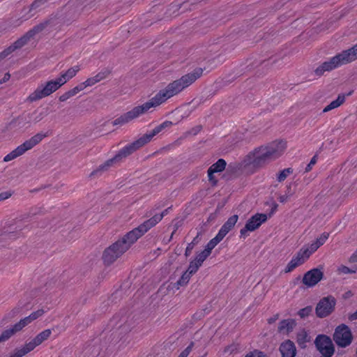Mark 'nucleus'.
<instances>
[{
    "label": "nucleus",
    "mask_w": 357,
    "mask_h": 357,
    "mask_svg": "<svg viewBox=\"0 0 357 357\" xmlns=\"http://www.w3.org/2000/svg\"><path fill=\"white\" fill-rule=\"evenodd\" d=\"M143 235L144 234L137 227L131 230L130 231L128 232L121 239H119L118 241L121 243L122 246H126L125 250L127 251L130 248V247Z\"/></svg>",
    "instance_id": "nucleus-16"
},
{
    "label": "nucleus",
    "mask_w": 357,
    "mask_h": 357,
    "mask_svg": "<svg viewBox=\"0 0 357 357\" xmlns=\"http://www.w3.org/2000/svg\"><path fill=\"white\" fill-rule=\"evenodd\" d=\"M20 312V307H15L14 309H13L10 313L8 314V317H10V318H13L14 317H15L17 314H18Z\"/></svg>",
    "instance_id": "nucleus-55"
},
{
    "label": "nucleus",
    "mask_w": 357,
    "mask_h": 357,
    "mask_svg": "<svg viewBox=\"0 0 357 357\" xmlns=\"http://www.w3.org/2000/svg\"><path fill=\"white\" fill-rule=\"evenodd\" d=\"M282 357H295L296 355V348L294 343L287 340L283 342L279 348Z\"/></svg>",
    "instance_id": "nucleus-17"
},
{
    "label": "nucleus",
    "mask_w": 357,
    "mask_h": 357,
    "mask_svg": "<svg viewBox=\"0 0 357 357\" xmlns=\"http://www.w3.org/2000/svg\"><path fill=\"white\" fill-rule=\"evenodd\" d=\"M193 346H194V342H190V344L180 354L178 357H188V356L191 352Z\"/></svg>",
    "instance_id": "nucleus-45"
},
{
    "label": "nucleus",
    "mask_w": 357,
    "mask_h": 357,
    "mask_svg": "<svg viewBox=\"0 0 357 357\" xmlns=\"http://www.w3.org/2000/svg\"><path fill=\"white\" fill-rule=\"evenodd\" d=\"M29 218L28 215H24L20 218H17L10 221L7 225V230L5 231L6 238L15 239L20 235V231L27 227L26 222Z\"/></svg>",
    "instance_id": "nucleus-8"
},
{
    "label": "nucleus",
    "mask_w": 357,
    "mask_h": 357,
    "mask_svg": "<svg viewBox=\"0 0 357 357\" xmlns=\"http://www.w3.org/2000/svg\"><path fill=\"white\" fill-rule=\"evenodd\" d=\"M98 83L96 81L95 77L88 78L86 81L82 82V84L85 86V88L87 86H91L94 85L95 84Z\"/></svg>",
    "instance_id": "nucleus-47"
},
{
    "label": "nucleus",
    "mask_w": 357,
    "mask_h": 357,
    "mask_svg": "<svg viewBox=\"0 0 357 357\" xmlns=\"http://www.w3.org/2000/svg\"><path fill=\"white\" fill-rule=\"evenodd\" d=\"M278 204H276L275 202H273V203L272 204V208H271V213H270V214H269V217H271V215L272 214H273V213L276 211V210H277V208H278Z\"/></svg>",
    "instance_id": "nucleus-62"
},
{
    "label": "nucleus",
    "mask_w": 357,
    "mask_h": 357,
    "mask_svg": "<svg viewBox=\"0 0 357 357\" xmlns=\"http://www.w3.org/2000/svg\"><path fill=\"white\" fill-rule=\"evenodd\" d=\"M15 50L10 45L0 52V61L10 56Z\"/></svg>",
    "instance_id": "nucleus-39"
},
{
    "label": "nucleus",
    "mask_w": 357,
    "mask_h": 357,
    "mask_svg": "<svg viewBox=\"0 0 357 357\" xmlns=\"http://www.w3.org/2000/svg\"><path fill=\"white\" fill-rule=\"evenodd\" d=\"M62 86V83L59 82L58 78L48 81L45 84H41L31 93L27 98V100L31 102H35L47 97Z\"/></svg>",
    "instance_id": "nucleus-5"
},
{
    "label": "nucleus",
    "mask_w": 357,
    "mask_h": 357,
    "mask_svg": "<svg viewBox=\"0 0 357 357\" xmlns=\"http://www.w3.org/2000/svg\"><path fill=\"white\" fill-rule=\"evenodd\" d=\"M314 345L317 350L324 357H332L335 349L333 340L324 334L317 335L314 340Z\"/></svg>",
    "instance_id": "nucleus-7"
},
{
    "label": "nucleus",
    "mask_w": 357,
    "mask_h": 357,
    "mask_svg": "<svg viewBox=\"0 0 357 357\" xmlns=\"http://www.w3.org/2000/svg\"><path fill=\"white\" fill-rule=\"evenodd\" d=\"M50 24V20H45L28 31L22 37L18 38L12 45L13 50L15 51L24 47L30 40L31 38H33L36 34L42 32Z\"/></svg>",
    "instance_id": "nucleus-9"
},
{
    "label": "nucleus",
    "mask_w": 357,
    "mask_h": 357,
    "mask_svg": "<svg viewBox=\"0 0 357 357\" xmlns=\"http://www.w3.org/2000/svg\"><path fill=\"white\" fill-rule=\"evenodd\" d=\"M203 73L202 68H196L192 73L183 75L181 78L173 81L160 90L151 99L142 105L133 107L131 110L116 118L113 122L114 126L124 125L147 112L151 107L160 105L170 98L178 94L185 88L194 83Z\"/></svg>",
    "instance_id": "nucleus-1"
},
{
    "label": "nucleus",
    "mask_w": 357,
    "mask_h": 357,
    "mask_svg": "<svg viewBox=\"0 0 357 357\" xmlns=\"http://www.w3.org/2000/svg\"><path fill=\"white\" fill-rule=\"evenodd\" d=\"M353 339L352 333L346 324H342L335 328L333 340L337 347L345 348L351 344Z\"/></svg>",
    "instance_id": "nucleus-6"
},
{
    "label": "nucleus",
    "mask_w": 357,
    "mask_h": 357,
    "mask_svg": "<svg viewBox=\"0 0 357 357\" xmlns=\"http://www.w3.org/2000/svg\"><path fill=\"white\" fill-rule=\"evenodd\" d=\"M13 195L11 191H4L0 193V202L10 198Z\"/></svg>",
    "instance_id": "nucleus-49"
},
{
    "label": "nucleus",
    "mask_w": 357,
    "mask_h": 357,
    "mask_svg": "<svg viewBox=\"0 0 357 357\" xmlns=\"http://www.w3.org/2000/svg\"><path fill=\"white\" fill-rule=\"evenodd\" d=\"M44 312H45L43 309L35 311L30 314L31 319H32L33 321L38 319V317H41L44 314Z\"/></svg>",
    "instance_id": "nucleus-48"
},
{
    "label": "nucleus",
    "mask_w": 357,
    "mask_h": 357,
    "mask_svg": "<svg viewBox=\"0 0 357 357\" xmlns=\"http://www.w3.org/2000/svg\"><path fill=\"white\" fill-rule=\"evenodd\" d=\"M225 237L218 232L209 242L215 247Z\"/></svg>",
    "instance_id": "nucleus-46"
},
{
    "label": "nucleus",
    "mask_w": 357,
    "mask_h": 357,
    "mask_svg": "<svg viewBox=\"0 0 357 357\" xmlns=\"http://www.w3.org/2000/svg\"><path fill=\"white\" fill-rule=\"evenodd\" d=\"M25 355H26V354L22 350V349L20 348V349H16L15 351V353L9 357H22Z\"/></svg>",
    "instance_id": "nucleus-52"
},
{
    "label": "nucleus",
    "mask_w": 357,
    "mask_h": 357,
    "mask_svg": "<svg viewBox=\"0 0 357 357\" xmlns=\"http://www.w3.org/2000/svg\"><path fill=\"white\" fill-rule=\"evenodd\" d=\"M347 63V60L343 55V52H342L341 53L331 58L328 61H325L319 66L314 70V74L317 76L320 77L323 75L325 72H330L333 69Z\"/></svg>",
    "instance_id": "nucleus-10"
},
{
    "label": "nucleus",
    "mask_w": 357,
    "mask_h": 357,
    "mask_svg": "<svg viewBox=\"0 0 357 357\" xmlns=\"http://www.w3.org/2000/svg\"><path fill=\"white\" fill-rule=\"evenodd\" d=\"M312 312V307L311 306H307L304 308H302L298 312V314L301 317V318H305L307 316H309V314L311 313Z\"/></svg>",
    "instance_id": "nucleus-41"
},
{
    "label": "nucleus",
    "mask_w": 357,
    "mask_h": 357,
    "mask_svg": "<svg viewBox=\"0 0 357 357\" xmlns=\"http://www.w3.org/2000/svg\"><path fill=\"white\" fill-rule=\"evenodd\" d=\"M191 276L192 275L188 271L184 272L180 279L174 284V287L176 289H178L180 287L186 285L188 283Z\"/></svg>",
    "instance_id": "nucleus-27"
},
{
    "label": "nucleus",
    "mask_w": 357,
    "mask_h": 357,
    "mask_svg": "<svg viewBox=\"0 0 357 357\" xmlns=\"http://www.w3.org/2000/svg\"><path fill=\"white\" fill-rule=\"evenodd\" d=\"M296 326V321L294 319H282L279 322L278 332L284 335H289Z\"/></svg>",
    "instance_id": "nucleus-18"
},
{
    "label": "nucleus",
    "mask_w": 357,
    "mask_h": 357,
    "mask_svg": "<svg viewBox=\"0 0 357 357\" xmlns=\"http://www.w3.org/2000/svg\"><path fill=\"white\" fill-rule=\"evenodd\" d=\"M293 173V169L292 168H286L282 170L278 175L277 180L278 182L284 181L287 177Z\"/></svg>",
    "instance_id": "nucleus-31"
},
{
    "label": "nucleus",
    "mask_w": 357,
    "mask_h": 357,
    "mask_svg": "<svg viewBox=\"0 0 357 357\" xmlns=\"http://www.w3.org/2000/svg\"><path fill=\"white\" fill-rule=\"evenodd\" d=\"M15 333H16L13 328H10L8 329L5 330L0 335V342H3L10 339Z\"/></svg>",
    "instance_id": "nucleus-30"
},
{
    "label": "nucleus",
    "mask_w": 357,
    "mask_h": 357,
    "mask_svg": "<svg viewBox=\"0 0 357 357\" xmlns=\"http://www.w3.org/2000/svg\"><path fill=\"white\" fill-rule=\"evenodd\" d=\"M125 248L126 246H122L121 243L116 241L109 247L106 248L103 252L102 257L104 264L109 266L114 262L119 257L126 252Z\"/></svg>",
    "instance_id": "nucleus-11"
},
{
    "label": "nucleus",
    "mask_w": 357,
    "mask_h": 357,
    "mask_svg": "<svg viewBox=\"0 0 357 357\" xmlns=\"http://www.w3.org/2000/svg\"><path fill=\"white\" fill-rule=\"evenodd\" d=\"M329 234L326 232H324L319 238L314 241V242L317 244L319 247L321 246L325 243L326 240L328 238Z\"/></svg>",
    "instance_id": "nucleus-38"
},
{
    "label": "nucleus",
    "mask_w": 357,
    "mask_h": 357,
    "mask_svg": "<svg viewBox=\"0 0 357 357\" xmlns=\"http://www.w3.org/2000/svg\"><path fill=\"white\" fill-rule=\"evenodd\" d=\"M317 162V156L314 155L312 158L310 163L306 166L305 172H308L312 169V165H314Z\"/></svg>",
    "instance_id": "nucleus-51"
},
{
    "label": "nucleus",
    "mask_w": 357,
    "mask_h": 357,
    "mask_svg": "<svg viewBox=\"0 0 357 357\" xmlns=\"http://www.w3.org/2000/svg\"><path fill=\"white\" fill-rule=\"evenodd\" d=\"M85 89V86L82 84V83L79 84V85L75 86L72 89L69 90V93H70L71 96H74L77 93H78L79 91L84 90Z\"/></svg>",
    "instance_id": "nucleus-43"
},
{
    "label": "nucleus",
    "mask_w": 357,
    "mask_h": 357,
    "mask_svg": "<svg viewBox=\"0 0 357 357\" xmlns=\"http://www.w3.org/2000/svg\"><path fill=\"white\" fill-rule=\"evenodd\" d=\"M298 266V263L294 262V260L291 259V261L287 264V266L285 267L284 271V273H290Z\"/></svg>",
    "instance_id": "nucleus-42"
},
{
    "label": "nucleus",
    "mask_w": 357,
    "mask_h": 357,
    "mask_svg": "<svg viewBox=\"0 0 357 357\" xmlns=\"http://www.w3.org/2000/svg\"><path fill=\"white\" fill-rule=\"evenodd\" d=\"M349 319L351 321H354L357 319V310L353 314H350L349 317Z\"/></svg>",
    "instance_id": "nucleus-64"
},
{
    "label": "nucleus",
    "mask_w": 357,
    "mask_h": 357,
    "mask_svg": "<svg viewBox=\"0 0 357 357\" xmlns=\"http://www.w3.org/2000/svg\"><path fill=\"white\" fill-rule=\"evenodd\" d=\"M172 206H169L167 208L165 209L160 214H156L158 216L160 217V221L163 218L164 216L168 214L169 211L172 209Z\"/></svg>",
    "instance_id": "nucleus-58"
},
{
    "label": "nucleus",
    "mask_w": 357,
    "mask_h": 357,
    "mask_svg": "<svg viewBox=\"0 0 357 357\" xmlns=\"http://www.w3.org/2000/svg\"><path fill=\"white\" fill-rule=\"evenodd\" d=\"M307 341V334L305 331H303L297 335V342L299 345L305 344Z\"/></svg>",
    "instance_id": "nucleus-36"
},
{
    "label": "nucleus",
    "mask_w": 357,
    "mask_h": 357,
    "mask_svg": "<svg viewBox=\"0 0 357 357\" xmlns=\"http://www.w3.org/2000/svg\"><path fill=\"white\" fill-rule=\"evenodd\" d=\"M159 222H160V217L158 216L157 215H155L149 220L144 221L143 223L139 225L138 227L144 234L150 229L155 226Z\"/></svg>",
    "instance_id": "nucleus-21"
},
{
    "label": "nucleus",
    "mask_w": 357,
    "mask_h": 357,
    "mask_svg": "<svg viewBox=\"0 0 357 357\" xmlns=\"http://www.w3.org/2000/svg\"><path fill=\"white\" fill-rule=\"evenodd\" d=\"M227 162L224 159H218L216 162L213 164L209 169H211V172H222L226 167Z\"/></svg>",
    "instance_id": "nucleus-26"
},
{
    "label": "nucleus",
    "mask_w": 357,
    "mask_h": 357,
    "mask_svg": "<svg viewBox=\"0 0 357 357\" xmlns=\"http://www.w3.org/2000/svg\"><path fill=\"white\" fill-rule=\"evenodd\" d=\"M347 63L357 59V44L351 48L342 51Z\"/></svg>",
    "instance_id": "nucleus-25"
},
{
    "label": "nucleus",
    "mask_w": 357,
    "mask_h": 357,
    "mask_svg": "<svg viewBox=\"0 0 357 357\" xmlns=\"http://www.w3.org/2000/svg\"><path fill=\"white\" fill-rule=\"evenodd\" d=\"M245 357H268L266 354L259 350H254L248 354Z\"/></svg>",
    "instance_id": "nucleus-44"
},
{
    "label": "nucleus",
    "mask_w": 357,
    "mask_h": 357,
    "mask_svg": "<svg viewBox=\"0 0 357 357\" xmlns=\"http://www.w3.org/2000/svg\"><path fill=\"white\" fill-rule=\"evenodd\" d=\"M48 114V108H44L41 110L36 109L29 114L30 119L35 123H38L43 119Z\"/></svg>",
    "instance_id": "nucleus-23"
},
{
    "label": "nucleus",
    "mask_w": 357,
    "mask_h": 357,
    "mask_svg": "<svg viewBox=\"0 0 357 357\" xmlns=\"http://www.w3.org/2000/svg\"><path fill=\"white\" fill-rule=\"evenodd\" d=\"M10 73H6L3 76V77L2 78V79L0 80V84L6 82L7 81H8L10 79Z\"/></svg>",
    "instance_id": "nucleus-60"
},
{
    "label": "nucleus",
    "mask_w": 357,
    "mask_h": 357,
    "mask_svg": "<svg viewBox=\"0 0 357 357\" xmlns=\"http://www.w3.org/2000/svg\"><path fill=\"white\" fill-rule=\"evenodd\" d=\"M207 173H208V181L210 182H211L213 185H216L218 181L213 176V174L215 172H211V169L208 168Z\"/></svg>",
    "instance_id": "nucleus-50"
},
{
    "label": "nucleus",
    "mask_w": 357,
    "mask_h": 357,
    "mask_svg": "<svg viewBox=\"0 0 357 357\" xmlns=\"http://www.w3.org/2000/svg\"><path fill=\"white\" fill-rule=\"evenodd\" d=\"M286 149V142L283 141L273 142L265 146L255 149L250 153L241 163H231L228 168L231 170H239L248 165L260 167L267 162L279 158Z\"/></svg>",
    "instance_id": "nucleus-2"
},
{
    "label": "nucleus",
    "mask_w": 357,
    "mask_h": 357,
    "mask_svg": "<svg viewBox=\"0 0 357 357\" xmlns=\"http://www.w3.org/2000/svg\"><path fill=\"white\" fill-rule=\"evenodd\" d=\"M48 0H35L30 6V10H36L45 3L47 2Z\"/></svg>",
    "instance_id": "nucleus-40"
},
{
    "label": "nucleus",
    "mask_w": 357,
    "mask_h": 357,
    "mask_svg": "<svg viewBox=\"0 0 357 357\" xmlns=\"http://www.w3.org/2000/svg\"><path fill=\"white\" fill-rule=\"evenodd\" d=\"M336 300L332 296L322 298L317 303L315 312L318 317L324 318L330 315L335 310Z\"/></svg>",
    "instance_id": "nucleus-12"
},
{
    "label": "nucleus",
    "mask_w": 357,
    "mask_h": 357,
    "mask_svg": "<svg viewBox=\"0 0 357 357\" xmlns=\"http://www.w3.org/2000/svg\"><path fill=\"white\" fill-rule=\"evenodd\" d=\"M31 321H33V319H31L30 315L28 317H24V319H22L19 322L16 323L15 325L13 326V329L15 333L20 331L24 327L29 324Z\"/></svg>",
    "instance_id": "nucleus-28"
},
{
    "label": "nucleus",
    "mask_w": 357,
    "mask_h": 357,
    "mask_svg": "<svg viewBox=\"0 0 357 357\" xmlns=\"http://www.w3.org/2000/svg\"><path fill=\"white\" fill-rule=\"evenodd\" d=\"M52 334L50 329H46L38 333L31 341L26 343L22 347V350L26 354L33 351L37 346L41 344L47 340Z\"/></svg>",
    "instance_id": "nucleus-14"
},
{
    "label": "nucleus",
    "mask_w": 357,
    "mask_h": 357,
    "mask_svg": "<svg viewBox=\"0 0 357 357\" xmlns=\"http://www.w3.org/2000/svg\"><path fill=\"white\" fill-rule=\"evenodd\" d=\"M279 318V314H275L273 317L269 318L268 319V324H273L274 323L276 320H278Z\"/></svg>",
    "instance_id": "nucleus-61"
},
{
    "label": "nucleus",
    "mask_w": 357,
    "mask_h": 357,
    "mask_svg": "<svg viewBox=\"0 0 357 357\" xmlns=\"http://www.w3.org/2000/svg\"><path fill=\"white\" fill-rule=\"evenodd\" d=\"M345 100V96L343 94L338 95L337 98L332 101L329 105L324 107L323 109V112H328L333 109H335L340 107L342 104L344 103Z\"/></svg>",
    "instance_id": "nucleus-24"
},
{
    "label": "nucleus",
    "mask_w": 357,
    "mask_h": 357,
    "mask_svg": "<svg viewBox=\"0 0 357 357\" xmlns=\"http://www.w3.org/2000/svg\"><path fill=\"white\" fill-rule=\"evenodd\" d=\"M268 216L265 213H257L252 215L247 221L245 227L240 231V236L243 238L247 237L248 231H253L259 228L261 225L267 220Z\"/></svg>",
    "instance_id": "nucleus-13"
},
{
    "label": "nucleus",
    "mask_w": 357,
    "mask_h": 357,
    "mask_svg": "<svg viewBox=\"0 0 357 357\" xmlns=\"http://www.w3.org/2000/svg\"><path fill=\"white\" fill-rule=\"evenodd\" d=\"M215 248V246L208 242L206 245L205 246L204 250H206L207 252H208L210 255L211 253V250Z\"/></svg>",
    "instance_id": "nucleus-59"
},
{
    "label": "nucleus",
    "mask_w": 357,
    "mask_h": 357,
    "mask_svg": "<svg viewBox=\"0 0 357 357\" xmlns=\"http://www.w3.org/2000/svg\"><path fill=\"white\" fill-rule=\"evenodd\" d=\"M324 277V273L319 268H312L306 272L303 278V283L307 287L315 286Z\"/></svg>",
    "instance_id": "nucleus-15"
},
{
    "label": "nucleus",
    "mask_w": 357,
    "mask_h": 357,
    "mask_svg": "<svg viewBox=\"0 0 357 357\" xmlns=\"http://www.w3.org/2000/svg\"><path fill=\"white\" fill-rule=\"evenodd\" d=\"M298 253L301 255V257L303 259V260L305 261L307 260L310 255L312 254L309 248H307V246H303L301 248Z\"/></svg>",
    "instance_id": "nucleus-33"
},
{
    "label": "nucleus",
    "mask_w": 357,
    "mask_h": 357,
    "mask_svg": "<svg viewBox=\"0 0 357 357\" xmlns=\"http://www.w3.org/2000/svg\"><path fill=\"white\" fill-rule=\"evenodd\" d=\"M46 136V134L42 132L37 133L7 154L3 158V161L9 162L22 155L26 151L31 150L39 144Z\"/></svg>",
    "instance_id": "nucleus-4"
},
{
    "label": "nucleus",
    "mask_w": 357,
    "mask_h": 357,
    "mask_svg": "<svg viewBox=\"0 0 357 357\" xmlns=\"http://www.w3.org/2000/svg\"><path fill=\"white\" fill-rule=\"evenodd\" d=\"M210 255L206 250H202L200 253L197 254L195 260L198 263V265H202L205 259Z\"/></svg>",
    "instance_id": "nucleus-34"
},
{
    "label": "nucleus",
    "mask_w": 357,
    "mask_h": 357,
    "mask_svg": "<svg viewBox=\"0 0 357 357\" xmlns=\"http://www.w3.org/2000/svg\"><path fill=\"white\" fill-rule=\"evenodd\" d=\"M349 261L351 262H357V249L356 251L351 256Z\"/></svg>",
    "instance_id": "nucleus-63"
},
{
    "label": "nucleus",
    "mask_w": 357,
    "mask_h": 357,
    "mask_svg": "<svg viewBox=\"0 0 357 357\" xmlns=\"http://www.w3.org/2000/svg\"><path fill=\"white\" fill-rule=\"evenodd\" d=\"M145 144H146V141L144 139L142 136L140 137L138 139L120 149L112 158L107 160L103 164L100 165L97 169L93 171L91 173L90 176H96L99 173L107 170L108 168L114 163L120 162L123 158H127Z\"/></svg>",
    "instance_id": "nucleus-3"
},
{
    "label": "nucleus",
    "mask_w": 357,
    "mask_h": 357,
    "mask_svg": "<svg viewBox=\"0 0 357 357\" xmlns=\"http://www.w3.org/2000/svg\"><path fill=\"white\" fill-rule=\"evenodd\" d=\"M79 70V67L78 66H75L73 68H69L65 73H62L61 76L58 77V79L61 83H62V86L67 82L68 80L75 77L77 73Z\"/></svg>",
    "instance_id": "nucleus-22"
},
{
    "label": "nucleus",
    "mask_w": 357,
    "mask_h": 357,
    "mask_svg": "<svg viewBox=\"0 0 357 357\" xmlns=\"http://www.w3.org/2000/svg\"><path fill=\"white\" fill-rule=\"evenodd\" d=\"M294 194V190H293L291 189V184H289L287 186V190H286L284 195H280L278 197V200L281 203H283V204L286 203L289 199V198L293 196Z\"/></svg>",
    "instance_id": "nucleus-29"
},
{
    "label": "nucleus",
    "mask_w": 357,
    "mask_h": 357,
    "mask_svg": "<svg viewBox=\"0 0 357 357\" xmlns=\"http://www.w3.org/2000/svg\"><path fill=\"white\" fill-rule=\"evenodd\" d=\"M238 219V216L237 215H234L228 218V220L223 224L219 230V233L222 234L224 237L234 228L237 220Z\"/></svg>",
    "instance_id": "nucleus-20"
},
{
    "label": "nucleus",
    "mask_w": 357,
    "mask_h": 357,
    "mask_svg": "<svg viewBox=\"0 0 357 357\" xmlns=\"http://www.w3.org/2000/svg\"><path fill=\"white\" fill-rule=\"evenodd\" d=\"M338 270L340 273L344 274L352 273L356 272L355 271L351 270L349 267L346 266H340Z\"/></svg>",
    "instance_id": "nucleus-54"
},
{
    "label": "nucleus",
    "mask_w": 357,
    "mask_h": 357,
    "mask_svg": "<svg viewBox=\"0 0 357 357\" xmlns=\"http://www.w3.org/2000/svg\"><path fill=\"white\" fill-rule=\"evenodd\" d=\"M310 249L311 252L314 253L319 248L317 244L314 241L310 245L307 246Z\"/></svg>",
    "instance_id": "nucleus-57"
},
{
    "label": "nucleus",
    "mask_w": 357,
    "mask_h": 357,
    "mask_svg": "<svg viewBox=\"0 0 357 357\" xmlns=\"http://www.w3.org/2000/svg\"><path fill=\"white\" fill-rule=\"evenodd\" d=\"M198 238H199V234L194 238L192 241L188 244L185 251V257H188L190 255L192 249L194 248L195 245L198 243Z\"/></svg>",
    "instance_id": "nucleus-32"
},
{
    "label": "nucleus",
    "mask_w": 357,
    "mask_h": 357,
    "mask_svg": "<svg viewBox=\"0 0 357 357\" xmlns=\"http://www.w3.org/2000/svg\"><path fill=\"white\" fill-rule=\"evenodd\" d=\"M110 74V70L108 69H105L104 70L100 71L98 73L95 77L96 81L98 82L106 77Z\"/></svg>",
    "instance_id": "nucleus-37"
},
{
    "label": "nucleus",
    "mask_w": 357,
    "mask_h": 357,
    "mask_svg": "<svg viewBox=\"0 0 357 357\" xmlns=\"http://www.w3.org/2000/svg\"><path fill=\"white\" fill-rule=\"evenodd\" d=\"M71 96L70 93H69V91H66V93H64L63 94H62L61 96H59V99L61 102H64L66 100H67L68 98H70Z\"/></svg>",
    "instance_id": "nucleus-56"
},
{
    "label": "nucleus",
    "mask_w": 357,
    "mask_h": 357,
    "mask_svg": "<svg viewBox=\"0 0 357 357\" xmlns=\"http://www.w3.org/2000/svg\"><path fill=\"white\" fill-rule=\"evenodd\" d=\"M172 125V122L169 121H165L161 124L157 126L154 129L151 131L147 132L144 135H142L144 139L146 141V144L149 143L154 136L160 133L166 128L170 127Z\"/></svg>",
    "instance_id": "nucleus-19"
},
{
    "label": "nucleus",
    "mask_w": 357,
    "mask_h": 357,
    "mask_svg": "<svg viewBox=\"0 0 357 357\" xmlns=\"http://www.w3.org/2000/svg\"><path fill=\"white\" fill-rule=\"evenodd\" d=\"M291 259L294 260V262L298 263V266H301L305 263V261L303 260V259L301 257V255L298 252L296 253V255L294 257H293V258Z\"/></svg>",
    "instance_id": "nucleus-53"
},
{
    "label": "nucleus",
    "mask_w": 357,
    "mask_h": 357,
    "mask_svg": "<svg viewBox=\"0 0 357 357\" xmlns=\"http://www.w3.org/2000/svg\"><path fill=\"white\" fill-rule=\"evenodd\" d=\"M202 265H198V263L195 259L194 261H192L190 262L189 266H188V270L186 271H188L189 273L192 275V274L195 273L198 271L199 268Z\"/></svg>",
    "instance_id": "nucleus-35"
}]
</instances>
